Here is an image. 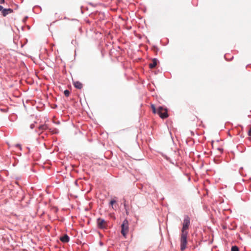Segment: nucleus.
<instances>
[{"mask_svg":"<svg viewBox=\"0 0 251 251\" xmlns=\"http://www.w3.org/2000/svg\"><path fill=\"white\" fill-rule=\"evenodd\" d=\"M188 234V231H181L180 238V250L181 251H184L186 248Z\"/></svg>","mask_w":251,"mask_h":251,"instance_id":"nucleus-1","label":"nucleus"},{"mask_svg":"<svg viewBox=\"0 0 251 251\" xmlns=\"http://www.w3.org/2000/svg\"><path fill=\"white\" fill-rule=\"evenodd\" d=\"M190 224V219L188 215H185L184 217L183 226L181 229V231H187Z\"/></svg>","mask_w":251,"mask_h":251,"instance_id":"nucleus-2","label":"nucleus"},{"mask_svg":"<svg viewBox=\"0 0 251 251\" xmlns=\"http://www.w3.org/2000/svg\"><path fill=\"white\" fill-rule=\"evenodd\" d=\"M121 233L126 237V233L128 231V222L127 219H125L121 225Z\"/></svg>","mask_w":251,"mask_h":251,"instance_id":"nucleus-3","label":"nucleus"},{"mask_svg":"<svg viewBox=\"0 0 251 251\" xmlns=\"http://www.w3.org/2000/svg\"><path fill=\"white\" fill-rule=\"evenodd\" d=\"M157 113L162 119H165L168 117L167 110L163 108L162 106H159L158 108Z\"/></svg>","mask_w":251,"mask_h":251,"instance_id":"nucleus-4","label":"nucleus"},{"mask_svg":"<svg viewBox=\"0 0 251 251\" xmlns=\"http://www.w3.org/2000/svg\"><path fill=\"white\" fill-rule=\"evenodd\" d=\"M97 225L98 228L103 229L106 228V222L100 218L97 219Z\"/></svg>","mask_w":251,"mask_h":251,"instance_id":"nucleus-5","label":"nucleus"},{"mask_svg":"<svg viewBox=\"0 0 251 251\" xmlns=\"http://www.w3.org/2000/svg\"><path fill=\"white\" fill-rule=\"evenodd\" d=\"M49 129V126L47 124L41 125L38 127L37 129L35 130V132L38 134H40L44 130Z\"/></svg>","mask_w":251,"mask_h":251,"instance_id":"nucleus-6","label":"nucleus"},{"mask_svg":"<svg viewBox=\"0 0 251 251\" xmlns=\"http://www.w3.org/2000/svg\"><path fill=\"white\" fill-rule=\"evenodd\" d=\"M60 241L63 243H68L70 241V237L67 234H64L60 237Z\"/></svg>","mask_w":251,"mask_h":251,"instance_id":"nucleus-7","label":"nucleus"},{"mask_svg":"<svg viewBox=\"0 0 251 251\" xmlns=\"http://www.w3.org/2000/svg\"><path fill=\"white\" fill-rule=\"evenodd\" d=\"M13 11V9L11 8H4V9L2 10V15L3 17H5L8 14L12 13Z\"/></svg>","mask_w":251,"mask_h":251,"instance_id":"nucleus-8","label":"nucleus"},{"mask_svg":"<svg viewBox=\"0 0 251 251\" xmlns=\"http://www.w3.org/2000/svg\"><path fill=\"white\" fill-rule=\"evenodd\" d=\"M74 86L78 89H81L82 88V84L79 81H75L74 83Z\"/></svg>","mask_w":251,"mask_h":251,"instance_id":"nucleus-9","label":"nucleus"},{"mask_svg":"<svg viewBox=\"0 0 251 251\" xmlns=\"http://www.w3.org/2000/svg\"><path fill=\"white\" fill-rule=\"evenodd\" d=\"M157 60L156 58H154L152 60V63H151L149 64L150 68L151 69L154 68L157 65Z\"/></svg>","mask_w":251,"mask_h":251,"instance_id":"nucleus-10","label":"nucleus"},{"mask_svg":"<svg viewBox=\"0 0 251 251\" xmlns=\"http://www.w3.org/2000/svg\"><path fill=\"white\" fill-rule=\"evenodd\" d=\"M49 130L52 134H58L59 133V130L56 128H50L49 127Z\"/></svg>","mask_w":251,"mask_h":251,"instance_id":"nucleus-11","label":"nucleus"},{"mask_svg":"<svg viewBox=\"0 0 251 251\" xmlns=\"http://www.w3.org/2000/svg\"><path fill=\"white\" fill-rule=\"evenodd\" d=\"M231 251H239V249L237 246H233L231 247Z\"/></svg>","mask_w":251,"mask_h":251,"instance_id":"nucleus-12","label":"nucleus"},{"mask_svg":"<svg viewBox=\"0 0 251 251\" xmlns=\"http://www.w3.org/2000/svg\"><path fill=\"white\" fill-rule=\"evenodd\" d=\"M151 108L152 109V112L153 113H157V109L156 110L155 108V106L154 104L151 105Z\"/></svg>","mask_w":251,"mask_h":251,"instance_id":"nucleus-13","label":"nucleus"},{"mask_svg":"<svg viewBox=\"0 0 251 251\" xmlns=\"http://www.w3.org/2000/svg\"><path fill=\"white\" fill-rule=\"evenodd\" d=\"M64 93L65 96L68 97L70 94V92L68 90H66L64 91Z\"/></svg>","mask_w":251,"mask_h":251,"instance_id":"nucleus-14","label":"nucleus"},{"mask_svg":"<svg viewBox=\"0 0 251 251\" xmlns=\"http://www.w3.org/2000/svg\"><path fill=\"white\" fill-rule=\"evenodd\" d=\"M37 124V122H34V123L31 124L30 125V128L31 129H33V128L35 127V124Z\"/></svg>","mask_w":251,"mask_h":251,"instance_id":"nucleus-15","label":"nucleus"},{"mask_svg":"<svg viewBox=\"0 0 251 251\" xmlns=\"http://www.w3.org/2000/svg\"><path fill=\"white\" fill-rule=\"evenodd\" d=\"M116 201L115 200H111V201H110V202H109V204H110V205H111L112 206V208H113V205L114 204V203H116Z\"/></svg>","mask_w":251,"mask_h":251,"instance_id":"nucleus-16","label":"nucleus"},{"mask_svg":"<svg viewBox=\"0 0 251 251\" xmlns=\"http://www.w3.org/2000/svg\"><path fill=\"white\" fill-rule=\"evenodd\" d=\"M4 9L3 6L1 5H0V11L1 12V13H2V10Z\"/></svg>","mask_w":251,"mask_h":251,"instance_id":"nucleus-17","label":"nucleus"},{"mask_svg":"<svg viewBox=\"0 0 251 251\" xmlns=\"http://www.w3.org/2000/svg\"><path fill=\"white\" fill-rule=\"evenodd\" d=\"M248 134H249V136H251V127L250 128V129L248 131Z\"/></svg>","mask_w":251,"mask_h":251,"instance_id":"nucleus-18","label":"nucleus"},{"mask_svg":"<svg viewBox=\"0 0 251 251\" xmlns=\"http://www.w3.org/2000/svg\"><path fill=\"white\" fill-rule=\"evenodd\" d=\"M124 206L125 209H126L127 208V205L126 203H124Z\"/></svg>","mask_w":251,"mask_h":251,"instance_id":"nucleus-19","label":"nucleus"},{"mask_svg":"<svg viewBox=\"0 0 251 251\" xmlns=\"http://www.w3.org/2000/svg\"><path fill=\"white\" fill-rule=\"evenodd\" d=\"M125 210H126V214H127V215H128V209H127V208H126V209H125Z\"/></svg>","mask_w":251,"mask_h":251,"instance_id":"nucleus-20","label":"nucleus"},{"mask_svg":"<svg viewBox=\"0 0 251 251\" xmlns=\"http://www.w3.org/2000/svg\"><path fill=\"white\" fill-rule=\"evenodd\" d=\"M4 2V0H1L0 1V3L1 4L3 3Z\"/></svg>","mask_w":251,"mask_h":251,"instance_id":"nucleus-21","label":"nucleus"},{"mask_svg":"<svg viewBox=\"0 0 251 251\" xmlns=\"http://www.w3.org/2000/svg\"><path fill=\"white\" fill-rule=\"evenodd\" d=\"M225 59H227L226 58V55H225Z\"/></svg>","mask_w":251,"mask_h":251,"instance_id":"nucleus-22","label":"nucleus"},{"mask_svg":"<svg viewBox=\"0 0 251 251\" xmlns=\"http://www.w3.org/2000/svg\"><path fill=\"white\" fill-rule=\"evenodd\" d=\"M100 245H102V243L101 242L100 243Z\"/></svg>","mask_w":251,"mask_h":251,"instance_id":"nucleus-23","label":"nucleus"}]
</instances>
